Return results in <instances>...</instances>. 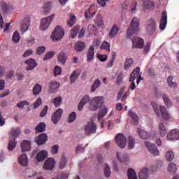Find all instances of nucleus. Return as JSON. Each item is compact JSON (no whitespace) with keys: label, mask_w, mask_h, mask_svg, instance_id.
<instances>
[{"label":"nucleus","mask_w":179,"mask_h":179,"mask_svg":"<svg viewBox=\"0 0 179 179\" xmlns=\"http://www.w3.org/2000/svg\"><path fill=\"white\" fill-rule=\"evenodd\" d=\"M55 167V160L52 158H48L45 161L43 168L45 170H52Z\"/></svg>","instance_id":"13"},{"label":"nucleus","mask_w":179,"mask_h":179,"mask_svg":"<svg viewBox=\"0 0 179 179\" xmlns=\"http://www.w3.org/2000/svg\"><path fill=\"white\" fill-rule=\"evenodd\" d=\"M84 131L88 136H90L92 134H96L97 131V124L93 121L88 122L84 126Z\"/></svg>","instance_id":"4"},{"label":"nucleus","mask_w":179,"mask_h":179,"mask_svg":"<svg viewBox=\"0 0 179 179\" xmlns=\"http://www.w3.org/2000/svg\"><path fill=\"white\" fill-rule=\"evenodd\" d=\"M149 171L148 170V168H143L139 173L138 177L140 179H148L149 178Z\"/></svg>","instance_id":"29"},{"label":"nucleus","mask_w":179,"mask_h":179,"mask_svg":"<svg viewBox=\"0 0 179 179\" xmlns=\"http://www.w3.org/2000/svg\"><path fill=\"white\" fill-rule=\"evenodd\" d=\"M96 58L101 62H106L107 61V59L108 57L105 55H101V54H97L96 55Z\"/></svg>","instance_id":"56"},{"label":"nucleus","mask_w":179,"mask_h":179,"mask_svg":"<svg viewBox=\"0 0 179 179\" xmlns=\"http://www.w3.org/2000/svg\"><path fill=\"white\" fill-rule=\"evenodd\" d=\"M173 76H169L167 78L168 85L170 87H177V83L173 81Z\"/></svg>","instance_id":"50"},{"label":"nucleus","mask_w":179,"mask_h":179,"mask_svg":"<svg viewBox=\"0 0 179 179\" xmlns=\"http://www.w3.org/2000/svg\"><path fill=\"white\" fill-rule=\"evenodd\" d=\"M41 90H43V87L40 84L36 83L33 87L34 96H38L41 93Z\"/></svg>","instance_id":"34"},{"label":"nucleus","mask_w":179,"mask_h":179,"mask_svg":"<svg viewBox=\"0 0 179 179\" xmlns=\"http://www.w3.org/2000/svg\"><path fill=\"white\" fill-rule=\"evenodd\" d=\"M143 6L145 9H152V8L155 7V3L150 0H145Z\"/></svg>","instance_id":"41"},{"label":"nucleus","mask_w":179,"mask_h":179,"mask_svg":"<svg viewBox=\"0 0 179 179\" xmlns=\"http://www.w3.org/2000/svg\"><path fill=\"white\" fill-rule=\"evenodd\" d=\"M62 103V97L61 96L55 98L53 101V103L55 104V107H59Z\"/></svg>","instance_id":"54"},{"label":"nucleus","mask_w":179,"mask_h":179,"mask_svg":"<svg viewBox=\"0 0 179 179\" xmlns=\"http://www.w3.org/2000/svg\"><path fill=\"white\" fill-rule=\"evenodd\" d=\"M99 86H101V82L99 79L95 80L94 82L92 87H91V92L93 93L94 92H96V90L99 89Z\"/></svg>","instance_id":"38"},{"label":"nucleus","mask_w":179,"mask_h":179,"mask_svg":"<svg viewBox=\"0 0 179 179\" xmlns=\"http://www.w3.org/2000/svg\"><path fill=\"white\" fill-rule=\"evenodd\" d=\"M29 26H30V18L27 17L22 21V23L20 25V30L22 34L23 33H26V31L29 30Z\"/></svg>","instance_id":"12"},{"label":"nucleus","mask_w":179,"mask_h":179,"mask_svg":"<svg viewBox=\"0 0 179 179\" xmlns=\"http://www.w3.org/2000/svg\"><path fill=\"white\" fill-rule=\"evenodd\" d=\"M48 139V137L47 136V134H41L38 137L35 138V142L40 146V145H44Z\"/></svg>","instance_id":"17"},{"label":"nucleus","mask_w":179,"mask_h":179,"mask_svg":"<svg viewBox=\"0 0 179 179\" xmlns=\"http://www.w3.org/2000/svg\"><path fill=\"white\" fill-rule=\"evenodd\" d=\"M24 106H30V102L27 101H21L20 103H17V107H18V108H23Z\"/></svg>","instance_id":"58"},{"label":"nucleus","mask_w":179,"mask_h":179,"mask_svg":"<svg viewBox=\"0 0 179 179\" xmlns=\"http://www.w3.org/2000/svg\"><path fill=\"white\" fill-rule=\"evenodd\" d=\"M36 132H44L45 131V123L40 122L35 128Z\"/></svg>","instance_id":"44"},{"label":"nucleus","mask_w":179,"mask_h":179,"mask_svg":"<svg viewBox=\"0 0 179 179\" xmlns=\"http://www.w3.org/2000/svg\"><path fill=\"white\" fill-rule=\"evenodd\" d=\"M65 166H66V157H65V156H62L59 163V168L65 169Z\"/></svg>","instance_id":"59"},{"label":"nucleus","mask_w":179,"mask_h":179,"mask_svg":"<svg viewBox=\"0 0 179 179\" xmlns=\"http://www.w3.org/2000/svg\"><path fill=\"white\" fill-rule=\"evenodd\" d=\"M156 30H157V24L155 19L150 18L147 21L146 33L149 36H153L156 33Z\"/></svg>","instance_id":"3"},{"label":"nucleus","mask_w":179,"mask_h":179,"mask_svg":"<svg viewBox=\"0 0 179 179\" xmlns=\"http://www.w3.org/2000/svg\"><path fill=\"white\" fill-rule=\"evenodd\" d=\"M18 161L21 166H27V164L29 163V159H27V155H26V154L20 156Z\"/></svg>","instance_id":"31"},{"label":"nucleus","mask_w":179,"mask_h":179,"mask_svg":"<svg viewBox=\"0 0 179 179\" xmlns=\"http://www.w3.org/2000/svg\"><path fill=\"white\" fill-rule=\"evenodd\" d=\"M162 99L164 100V103L168 108H170V107H172L173 102H171V100L169 97V95L166 94L165 93L162 94Z\"/></svg>","instance_id":"30"},{"label":"nucleus","mask_w":179,"mask_h":179,"mask_svg":"<svg viewBox=\"0 0 179 179\" xmlns=\"http://www.w3.org/2000/svg\"><path fill=\"white\" fill-rule=\"evenodd\" d=\"M17 143V141H16V139L13 138V140H10L8 142V150L10 152H12V150L16 148Z\"/></svg>","instance_id":"39"},{"label":"nucleus","mask_w":179,"mask_h":179,"mask_svg":"<svg viewBox=\"0 0 179 179\" xmlns=\"http://www.w3.org/2000/svg\"><path fill=\"white\" fill-rule=\"evenodd\" d=\"M24 64L27 65L26 69L27 71H33L36 66H37V62H36V60L34 59L30 58L28 60H26Z\"/></svg>","instance_id":"18"},{"label":"nucleus","mask_w":179,"mask_h":179,"mask_svg":"<svg viewBox=\"0 0 179 179\" xmlns=\"http://www.w3.org/2000/svg\"><path fill=\"white\" fill-rule=\"evenodd\" d=\"M166 157L168 162H172V160H174V152L172 151H168L166 154Z\"/></svg>","instance_id":"53"},{"label":"nucleus","mask_w":179,"mask_h":179,"mask_svg":"<svg viewBox=\"0 0 179 179\" xmlns=\"http://www.w3.org/2000/svg\"><path fill=\"white\" fill-rule=\"evenodd\" d=\"M55 55V52L54 51H50L48 52L44 57L43 58V61H47L48 59H51V58H52V57H54Z\"/></svg>","instance_id":"55"},{"label":"nucleus","mask_w":179,"mask_h":179,"mask_svg":"<svg viewBox=\"0 0 179 179\" xmlns=\"http://www.w3.org/2000/svg\"><path fill=\"white\" fill-rule=\"evenodd\" d=\"M135 146V139L129 136V149H134V147Z\"/></svg>","instance_id":"57"},{"label":"nucleus","mask_w":179,"mask_h":179,"mask_svg":"<svg viewBox=\"0 0 179 179\" xmlns=\"http://www.w3.org/2000/svg\"><path fill=\"white\" fill-rule=\"evenodd\" d=\"M12 40L14 43H19L20 41V34L17 31H15L13 34Z\"/></svg>","instance_id":"52"},{"label":"nucleus","mask_w":179,"mask_h":179,"mask_svg":"<svg viewBox=\"0 0 179 179\" xmlns=\"http://www.w3.org/2000/svg\"><path fill=\"white\" fill-rule=\"evenodd\" d=\"M167 26V11L164 10L162 13L161 20L159 21V29L164 30Z\"/></svg>","instance_id":"10"},{"label":"nucleus","mask_w":179,"mask_h":179,"mask_svg":"<svg viewBox=\"0 0 179 179\" xmlns=\"http://www.w3.org/2000/svg\"><path fill=\"white\" fill-rule=\"evenodd\" d=\"M1 7L3 12H8V10H9V7L8 6V4H6V3L3 1L1 3Z\"/></svg>","instance_id":"63"},{"label":"nucleus","mask_w":179,"mask_h":179,"mask_svg":"<svg viewBox=\"0 0 179 179\" xmlns=\"http://www.w3.org/2000/svg\"><path fill=\"white\" fill-rule=\"evenodd\" d=\"M104 174L106 177H108L109 176H111V170L110 169V166L107 164L105 166Z\"/></svg>","instance_id":"60"},{"label":"nucleus","mask_w":179,"mask_h":179,"mask_svg":"<svg viewBox=\"0 0 179 179\" xmlns=\"http://www.w3.org/2000/svg\"><path fill=\"white\" fill-rule=\"evenodd\" d=\"M86 48V44L82 41H77L75 44L74 49L77 52H82L83 50Z\"/></svg>","instance_id":"25"},{"label":"nucleus","mask_w":179,"mask_h":179,"mask_svg":"<svg viewBox=\"0 0 179 179\" xmlns=\"http://www.w3.org/2000/svg\"><path fill=\"white\" fill-rule=\"evenodd\" d=\"M22 152H29L31 149L30 141L24 140L21 143Z\"/></svg>","instance_id":"24"},{"label":"nucleus","mask_w":179,"mask_h":179,"mask_svg":"<svg viewBox=\"0 0 179 179\" xmlns=\"http://www.w3.org/2000/svg\"><path fill=\"white\" fill-rule=\"evenodd\" d=\"M128 115L131 118V122L134 125H138L139 124V117H138V115L135 112L129 110Z\"/></svg>","instance_id":"21"},{"label":"nucleus","mask_w":179,"mask_h":179,"mask_svg":"<svg viewBox=\"0 0 179 179\" xmlns=\"http://www.w3.org/2000/svg\"><path fill=\"white\" fill-rule=\"evenodd\" d=\"M54 16H55V15L53 14L52 15L47 17L46 18L42 19L40 29L42 30L43 31H44V30H47V29L50 27V24H51V22L54 20Z\"/></svg>","instance_id":"6"},{"label":"nucleus","mask_w":179,"mask_h":179,"mask_svg":"<svg viewBox=\"0 0 179 179\" xmlns=\"http://www.w3.org/2000/svg\"><path fill=\"white\" fill-rule=\"evenodd\" d=\"M80 29V27L79 25H76L71 29V34L72 38H75V37L78 36Z\"/></svg>","instance_id":"46"},{"label":"nucleus","mask_w":179,"mask_h":179,"mask_svg":"<svg viewBox=\"0 0 179 179\" xmlns=\"http://www.w3.org/2000/svg\"><path fill=\"white\" fill-rule=\"evenodd\" d=\"M127 176L128 179H138V178L136 177V173H135V171L132 169H128Z\"/></svg>","instance_id":"43"},{"label":"nucleus","mask_w":179,"mask_h":179,"mask_svg":"<svg viewBox=\"0 0 179 179\" xmlns=\"http://www.w3.org/2000/svg\"><path fill=\"white\" fill-rule=\"evenodd\" d=\"M59 87V83L57 81H51L49 83V92L50 93H55V91Z\"/></svg>","instance_id":"26"},{"label":"nucleus","mask_w":179,"mask_h":179,"mask_svg":"<svg viewBox=\"0 0 179 179\" xmlns=\"http://www.w3.org/2000/svg\"><path fill=\"white\" fill-rule=\"evenodd\" d=\"M168 171L170 174H176L177 172V166L176 164L171 162L168 165Z\"/></svg>","instance_id":"37"},{"label":"nucleus","mask_w":179,"mask_h":179,"mask_svg":"<svg viewBox=\"0 0 179 179\" xmlns=\"http://www.w3.org/2000/svg\"><path fill=\"white\" fill-rule=\"evenodd\" d=\"M43 12L45 15H48L51 12V2H46L43 5Z\"/></svg>","instance_id":"45"},{"label":"nucleus","mask_w":179,"mask_h":179,"mask_svg":"<svg viewBox=\"0 0 179 179\" xmlns=\"http://www.w3.org/2000/svg\"><path fill=\"white\" fill-rule=\"evenodd\" d=\"M117 158L120 163H125V162H128V155L127 154H123L122 155H121V152H117Z\"/></svg>","instance_id":"35"},{"label":"nucleus","mask_w":179,"mask_h":179,"mask_svg":"<svg viewBox=\"0 0 179 179\" xmlns=\"http://www.w3.org/2000/svg\"><path fill=\"white\" fill-rule=\"evenodd\" d=\"M145 146L148 148V151L151 152L154 156H159V150L155 144L151 143L150 142H145Z\"/></svg>","instance_id":"9"},{"label":"nucleus","mask_w":179,"mask_h":179,"mask_svg":"<svg viewBox=\"0 0 179 179\" xmlns=\"http://www.w3.org/2000/svg\"><path fill=\"white\" fill-rule=\"evenodd\" d=\"M21 134H22V130L20 129V127H13L10 129L9 131V135L13 139H16V138H18V136H20Z\"/></svg>","instance_id":"15"},{"label":"nucleus","mask_w":179,"mask_h":179,"mask_svg":"<svg viewBox=\"0 0 179 179\" xmlns=\"http://www.w3.org/2000/svg\"><path fill=\"white\" fill-rule=\"evenodd\" d=\"M41 98H38L35 103H34V108H38V107H40L42 104Z\"/></svg>","instance_id":"62"},{"label":"nucleus","mask_w":179,"mask_h":179,"mask_svg":"<svg viewBox=\"0 0 179 179\" xmlns=\"http://www.w3.org/2000/svg\"><path fill=\"white\" fill-rule=\"evenodd\" d=\"M75 23H76V16L73 15L70 17L69 20L67 22V26L72 27Z\"/></svg>","instance_id":"51"},{"label":"nucleus","mask_w":179,"mask_h":179,"mask_svg":"<svg viewBox=\"0 0 179 179\" xmlns=\"http://www.w3.org/2000/svg\"><path fill=\"white\" fill-rule=\"evenodd\" d=\"M139 72H141V68L136 67L134 69V70L130 74V77L129 78V82H134L136 78H138L140 75Z\"/></svg>","instance_id":"22"},{"label":"nucleus","mask_w":179,"mask_h":179,"mask_svg":"<svg viewBox=\"0 0 179 179\" xmlns=\"http://www.w3.org/2000/svg\"><path fill=\"white\" fill-rule=\"evenodd\" d=\"M108 111V109L107 108H104L99 110V115H98V121H101L104 117L107 115V113Z\"/></svg>","instance_id":"36"},{"label":"nucleus","mask_w":179,"mask_h":179,"mask_svg":"<svg viewBox=\"0 0 179 179\" xmlns=\"http://www.w3.org/2000/svg\"><path fill=\"white\" fill-rule=\"evenodd\" d=\"M137 132L142 139H148V138H149V134L145 130L138 129Z\"/></svg>","instance_id":"42"},{"label":"nucleus","mask_w":179,"mask_h":179,"mask_svg":"<svg viewBox=\"0 0 179 179\" xmlns=\"http://www.w3.org/2000/svg\"><path fill=\"white\" fill-rule=\"evenodd\" d=\"M62 113H64L62 109L59 108L53 113L52 121L54 124H58V122L61 120V117H62Z\"/></svg>","instance_id":"11"},{"label":"nucleus","mask_w":179,"mask_h":179,"mask_svg":"<svg viewBox=\"0 0 179 179\" xmlns=\"http://www.w3.org/2000/svg\"><path fill=\"white\" fill-rule=\"evenodd\" d=\"M64 29L61 26H57L52 33L51 38L53 41H59V40H62V37H64Z\"/></svg>","instance_id":"5"},{"label":"nucleus","mask_w":179,"mask_h":179,"mask_svg":"<svg viewBox=\"0 0 179 179\" xmlns=\"http://www.w3.org/2000/svg\"><path fill=\"white\" fill-rule=\"evenodd\" d=\"M159 135L162 136H164L166 134H167V129H166V126H164V124L163 123H159Z\"/></svg>","instance_id":"47"},{"label":"nucleus","mask_w":179,"mask_h":179,"mask_svg":"<svg viewBox=\"0 0 179 179\" xmlns=\"http://www.w3.org/2000/svg\"><path fill=\"white\" fill-rule=\"evenodd\" d=\"M169 141H178L179 139V130L173 129L171 130L167 135Z\"/></svg>","instance_id":"14"},{"label":"nucleus","mask_w":179,"mask_h":179,"mask_svg":"<svg viewBox=\"0 0 179 179\" xmlns=\"http://www.w3.org/2000/svg\"><path fill=\"white\" fill-rule=\"evenodd\" d=\"M101 50H106L107 52H110V43L103 41L101 45Z\"/></svg>","instance_id":"49"},{"label":"nucleus","mask_w":179,"mask_h":179,"mask_svg":"<svg viewBox=\"0 0 179 179\" xmlns=\"http://www.w3.org/2000/svg\"><path fill=\"white\" fill-rule=\"evenodd\" d=\"M68 60V56L64 52H61L57 56V61L61 62L62 65H65V62Z\"/></svg>","instance_id":"28"},{"label":"nucleus","mask_w":179,"mask_h":179,"mask_svg":"<svg viewBox=\"0 0 179 179\" xmlns=\"http://www.w3.org/2000/svg\"><path fill=\"white\" fill-rule=\"evenodd\" d=\"M94 59V45H91L87 52V62H92Z\"/></svg>","instance_id":"19"},{"label":"nucleus","mask_w":179,"mask_h":179,"mask_svg":"<svg viewBox=\"0 0 179 179\" xmlns=\"http://www.w3.org/2000/svg\"><path fill=\"white\" fill-rule=\"evenodd\" d=\"M134 48H142L145 45L143 39L139 37L134 38L132 40Z\"/></svg>","instance_id":"16"},{"label":"nucleus","mask_w":179,"mask_h":179,"mask_svg":"<svg viewBox=\"0 0 179 179\" xmlns=\"http://www.w3.org/2000/svg\"><path fill=\"white\" fill-rule=\"evenodd\" d=\"M79 73L76 72V71H74L70 76L71 83H75V82H76V79L79 78Z\"/></svg>","instance_id":"48"},{"label":"nucleus","mask_w":179,"mask_h":179,"mask_svg":"<svg viewBox=\"0 0 179 179\" xmlns=\"http://www.w3.org/2000/svg\"><path fill=\"white\" fill-rule=\"evenodd\" d=\"M89 101H90V96L88 95L84 96L78 103L79 111H82V110H83V107H85V104H87Z\"/></svg>","instance_id":"20"},{"label":"nucleus","mask_w":179,"mask_h":179,"mask_svg":"<svg viewBox=\"0 0 179 179\" xmlns=\"http://www.w3.org/2000/svg\"><path fill=\"white\" fill-rule=\"evenodd\" d=\"M134 64V59L132 58H126L124 63V71H128L132 64Z\"/></svg>","instance_id":"32"},{"label":"nucleus","mask_w":179,"mask_h":179,"mask_svg":"<svg viewBox=\"0 0 179 179\" xmlns=\"http://www.w3.org/2000/svg\"><path fill=\"white\" fill-rule=\"evenodd\" d=\"M48 111V106H45L41 112V117H45Z\"/></svg>","instance_id":"64"},{"label":"nucleus","mask_w":179,"mask_h":179,"mask_svg":"<svg viewBox=\"0 0 179 179\" xmlns=\"http://www.w3.org/2000/svg\"><path fill=\"white\" fill-rule=\"evenodd\" d=\"M115 141L117 145L120 148V149H124L127 146V138L124 134H118L115 136Z\"/></svg>","instance_id":"8"},{"label":"nucleus","mask_w":179,"mask_h":179,"mask_svg":"<svg viewBox=\"0 0 179 179\" xmlns=\"http://www.w3.org/2000/svg\"><path fill=\"white\" fill-rule=\"evenodd\" d=\"M47 156H48V152L43 150L36 155V160H38V162H44V160L47 159Z\"/></svg>","instance_id":"27"},{"label":"nucleus","mask_w":179,"mask_h":179,"mask_svg":"<svg viewBox=\"0 0 179 179\" xmlns=\"http://www.w3.org/2000/svg\"><path fill=\"white\" fill-rule=\"evenodd\" d=\"M76 120V113L73 112L69 116L68 122H73Z\"/></svg>","instance_id":"61"},{"label":"nucleus","mask_w":179,"mask_h":179,"mask_svg":"<svg viewBox=\"0 0 179 179\" xmlns=\"http://www.w3.org/2000/svg\"><path fill=\"white\" fill-rule=\"evenodd\" d=\"M85 18L89 20L90 19H93L94 17V15H96V11L93 13L90 12V8H88L85 12Z\"/></svg>","instance_id":"40"},{"label":"nucleus","mask_w":179,"mask_h":179,"mask_svg":"<svg viewBox=\"0 0 179 179\" xmlns=\"http://www.w3.org/2000/svg\"><path fill=\"white\" fill-rule=\"evenodd\" d=\"M103 106V99L100 96L94 98L92 102L90 103V110L96 111L99 107Z\"/></svg>","instance_id":"7"},{"label":"nucleus","mask_w":179,"mask_h":179,"mask_svg":"<svg viewBox=\"0 0 179 179\" xmlns=\"http://www.w3.org/2000/svg\"><path fill=\"white\" fill-rule=\"evenodd\" d=\"M151 105L152 106L154 111L155 114H157V117H160V115H162L164 120H170V114H169V113L167 112V109L164 106H160L159 107L157 104L155 102H152Z\"/></svg>","instance_id":"2"},{"label":"nucleus","mask_w":179,"mask_h":179,"mask_svg":"<svg viewBox=\"0 0 179 179\" xmlns=\"http://www.w3.org/2000/svg\"><path fill=\"white\" fill-rule=\"evenodd\" d=\"M141 25V20L137 17H134L127 28V37L131 38L132 34H137L139 33V26Z\"/></svg>","instance_id":"1"},{"label":"nucleus","mask_w":179,"mask_h":179,"mask_svg":"<svg viewBox=\"0 0 179 179\" xmlns=\"http://www.w3.org/2000/svg\"><path fill=\"white\" fill-rule=\"evenodd\" d=\"M94 22L98 27H100L101 29H104V22L103 21L101 14L96 15Z\"/></svg>","instance_id":"23"},{"label":"nucleus","mask_w":179,"mask_h":179,"mask_svg":"<svg viewBox=\"0 0 179 179\" xmlns=\"http://www.w3.org/2000/svg\"><path fill=\"white\" fill-rule=\"evenodd\" d=\"M119 31L120 29H118V27L114 24L109 32V37H110V38H114L115 36L118 34Z\"/></svg>","instance_id":"33"}]
</instances>
